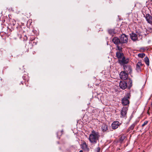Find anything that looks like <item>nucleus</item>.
<instances>
[{
	"label": "nucleus",
	"instance_id": "4be33fe9",
	"mask_svg": "<svg viewBox=\"0 0 152 152\" xmlns=\"http://www.w3.org/2000/svg\"><path fill=\"white\" fill-rule=\"evenodd\" d=\"M148 49V48L147 47H144V48L142 47V48H140V50L142 52H144L145 50H147Z\"/></svg>",
	"mask_w": 152,
	"mask_h": 152
},
{
	"label": "nucleus",
	"instance_id": "39448f33",
	"mask_svg": "<svg viewBox=\"0 0 152 152\" xmlns=\"http://www.w3.org/2000/svg\"><path fill=\"white\" fill-rule=\"evenodd\" d=\"M131 96L130 93H128L126 97H124L122 99V103L124 105H127L129 104V102L128 99H129Z\"/></svg>",
	"mask_w": 152,
	"mask_h": 152
},
{
	"label": "nucleus",
	"instance_id": "a878e982",
	"mask_svg": "<svg viewBox=\"0 0 152 152\" xmlns=\"http://www.w3.org/2000/svg\"><path fill=\"white\" fill-rule=\"evenodd\" d=\"M58 134H59V132H58L57 133V135L58 136Z\"/></svg>",
	"mask_w": 152,
	"mask_h": 152
},
{
	"label": "nucleus",
	"instance_id": "c85d7f7f",
	"mask_svg": "<svg viewBox=\"0 0 152 152\" xmlns=\"http://www.w3.org/2000/svg\"><path fill=\"white\" fill-rule=\"evenodd\" d=\"M62 132H63L62 131H61V135L62 134Z\"/></svg>",
	"mask_w": 152,
	"mask_h": 152
},
{
	"label": "nucleus",
	"instance_id": "6ab92c4d",
	"mask_svg": "<svg viewBox=\"0 0 152 152\" xmlns=\"http://www.w3.org/2000/svg\"><path fill=\"white\" fill-rule=\"evenodd\" d=\"M144 60L147 66H149V60L148 58L146 57L144 58Z\"/></svg>",
	"mask_w": 152,
	"mask_h": 152
},
{
	"label": "nucleus",
	"instance_id": "ddd939ff",
	"mask_svg": "<svg viewBox=\"0 0 152 152\" xmlns=\"http://www.w3.org/2000/svg\"><path fill=\"white\" fill-rule=\"evenodd\" d=\"M81 147L82 149L85 151H88L89 150V148L88 147L87 145L85 142H83L81 145Z\"/></svg>",
	"mask_w": 152,
	"mask_h": 152
},
{
	"label": "nucleus",
	"instance_id": "f03ea898",
	"mask_svg": "<svg viewBox=\"0 0 152 152\" xmlns=\"http://www.w3.org/2000/svg\"><path fill=\"white\" fill-rule=\"evenodd\" d=\"M112 41L114 44L118 45L117 46V50L119 51H122V48L119 46L118 45L120 44H122L128 41V39H112Z\"/></svg>",
	"mask_w": 152,
	"mask_h": 152
},
{
	"label": "nucleus",
	"instance_id": "6e6552de",
	"mask_svg": "<svg viewBox=\"0 0 152 152\" xmlns=\"http://www.w3.org/2000/svg\"><path fill=\"white\" fill-rule=\"evenodd\" d=\"M121 125V123L117 121H115L112 124V128L113 129H115L117 128Z\"/></svg>",
	"mask_w": 152,
	"mask_h": 152
},
{
	"label": "nucleus",
	"instance_id": "f257e3e1",
	"mask_svg": "<svg viewBox=\"0 0 152 152\" xmlns=\"http://www.w3.org/2000/svg\"><path fill=\"white\" fill-rule=\"evenodd\" d=\"M99 137V133L93 130L91 131V134L89 136L88 139L91 143L95 144L97 142Z\"/></svg>",
	"mask_w": 152,
	"mask_h": 152
},
{
	"label": "nucleus",
	"instance_id": "a211bd4d",
	"mask_svg": "<svg viewBox=\"0 0 152 152\" xmlns=\"http://www.w3.org/2000/svg\"><path fill=\"white\" fill-rule=\"evenodd\" d=\"M135 124H136L135 123H133L132 124L128 129L127 131L129 132V131L132 130L135 127Z\"/></svg>",
	"mask_w": 152,
	"mask_h": 152
},
{
	"label": "nucleus",
	"instance_id": "4468645a",
	"mask_svg": "<svg viewBox=\"0 0 152 152\" xmlns=\"http://www.w3.org/2000/svg\"><path fill=\"white\" fill-rule=\"evenodd\" d=\"M124 69L125 72L127 73H130L132 71V69L130 66L129 65H124Z\"/></svg>",
	"mask_w": 152,
	"mask_h": 152
},
{
	"label": "nucleus",
	"instance_id": "cd10ccee",
	"mask_svg": "<svg viewBox=\"0 0 152 152\" xmlns=\"http://www.w3.org/2000/svg\"><path fill=\"white\" fill-rule=\"evenodd\" d=\"M113 38H118V37H114Z\"/></svg>",
	"mask_w": 152,
	"mask_h": 152
},
{
	"label": "nucleus",
	"instance_id": "b1692460",
	"mask_svg": "<svg viewBox=\"0 0 152 152\" xmlns=\"http://www.w3.org/2000/svg\"><path fill=\"white\" fill-rule=\"evenodd\" d=\"M100 148L99 147L97 148L95 150V152H100Z\"/></svg>",
	"mask_w": 152,
	"mask_h": 152
},
{
	"label": "nucleus",
	"instance_id": "1a4fd4ad",
	"mask_svg": "<svg viewBox=\"0 0 152 152\" xmlns=\"http://www.w3.org/2000/svg\"><path fill=\"white\" fill-rule=\"evenodd\" d=\"M122 59H119L118 60V62L121 64H125L128 63L129 62L128 58H126L124 56L122 58Z\"/></svg>",
	"mask_w": 152,
	"mask_h": 152
},
{
	"label": "nucleus",
	"instance_id": "7c9ffc66",
	"mask_svg": "<svg viewBox=\"0 0 152 152\" xmlns=\"http://www.w3.org/2000/svg\"><path fill=\"white\" fill-rule=\"evenodd\" d=\"M148 114H149V113L148 112Z\"/></svg>",
	"mask_w": 152,
	"mask_h": 152
},
{
	"label": "nucleus",
	"instance_id": "423d86ee",
	"mask_svg": "<svg viewBox=\"0 0 152 152\" xmlns=\"http://www.w3.org/2000/svg\"><path fill=\"white\" fill-rule=\"evenodd\" d=\"M130 35L131 38H142V33L140 32L137 31L136 32V33H135L134 32H132V33L130 34Z\"/></svg>",
	"mask_w": 152,
	"mask_h": 152
},
{
	"label": "nucleus",
	"instance_id": "20e7f679",
	"mask_svg": "<svg viewBox=\"0 0 152 152\" xmlns=\"http://www.w3.org/2000/svg\"><path fill=\"white\" fill-rule=\"evenodd\" d=\"M121 29L120 28H116L114 29H110L108 30V34L111 36H113L114 34H119L120 33Z\"/></svg>",
	"mask_w": 152,
	"mask_h": 152
},
{
	"label": "nucleus",
	"instance_id": "dca6fc26",
	"mask_svg": "<svg viewBox=\"0 0 152 152\" xmlns=\"http://www.w3.org/2000/svg\"><path fill=\"white\" fill-rule=\"evenodd\" d=\"M116 56L119 59H121L122 58L124 57V54L122 53H121L120 52H117L116 54Z\"/></svg>",
	"mask_w": 152,
	"mask_h": 152
},
{
	"label": "nucleus",
	"instance_id": "f8f14e48",
	"mask_svg": "<svg viewBox=\"0 0 152 152\" xmlns=\"http://www.w3.org/2000/svg\"><path fill=\"white\" fill-rule=\"evenodd\" d=\"M127 110L128 108L126 107H123L122 108L121 112V114L122 117L125 116L126 114Z\"/></svg>",
	"mask_w": 152,
	"mask_h": 152
},
{
	"label": "nucleus",
	"instance_id": "9b49d317",
	"mask_svg": "<svg viewBox=\"0 0 152 152\" xmlns=\"http://www.w3.org/2000/svg\"><path fill=\"white\" fill-rule=\"evenodd\" d=\"M145 18L148 23L149 24L152 23V16L150 14L146 15Z\"/></svg>",
	"mask_w": 152,
	"mask_h": 152
},
{
	"label": "nucleus",
	"instance_id": "f3484780",
	"mask_svg": "<svg viewBox=\"0 0 152 152\" xmlns=\"http://www.w3.org/2000/svg\"><path fill=\"white\" fill-rule=\"evenodd\" d=\"M108 126L105 124H103L102 127V131L104 132H106L108 130Z\"/></svg>",
	"mask_w": 152,
	"mask_h": 152
},
{
	"label": "nucleus",
	"instance_id": "9d476101",
	"mask_svg": "<svg viewBox=\"0 0 152 152\" xmlns=\"http://www.w3.org/2000/svg\"><path fill=\"white\" fill-rule=\"evenodd\" d=\"M18 37L19 38H24L25 37L27 38L26 33L22 30L20 31L18 33Z\"/></svg>",
	"mask_w": 152,
	"mask_h": 152
},
{
	"label": "nucleus",
	"instance_id": "0eeeda50",
	"mask_svg": "<svg viewBox=\"0 0 152 152\" xmlns=\"http://www.w3.org/2000/svg\"><path fill=\"white\" fill-rule=\"evenodd\" d=\"M119 75L120 78L122 80H125L127 79L128 77V73L125 72H120Z\"/></svg>",
	"mask_w": 152,
	"mask_h": 152
},
{
	"label": "nucleus",
	"instance_id": "c756f323",
	"mask_svg": "<svg viewBox=\"0 0 152 152\" xmlns=\"http://www.w3.org/2000/svg\"><path fill=\"white\" fill-rule=\"evenodd\" d=\"M34 39H32V40H31V41H33V40H34Z\"/></svg>",
	"mask_w": 152,
	"mask_h": 152
},
{
	"label": "nucleus",
	"instance_id": "5701e85b",
	"mask_svg": "<svg viewBox=\"0 0 152 152\" xmlns=\"http://www.w3.org/2000/svg\"><path fill=\"white\" fill-rule=\"evenodd\" d=\"M148 123V121H145V122H144V123L142 124V126L143 127L144 126H145Z\"/></svg>",
	"mask_w": 152,
	"mask_h": 152
},
{
	"label": "nucleus",
	"instance_id": "aec40b11",
	"mask_svg": "<svg viewBox=\"0 0 152 152\" xmlns=\"http://www.w3.org/2000/svg\"><path fill=\"white\" fill-rule=\"evenodd\" d=\"M138 56L140 58H143L145 56V55L144 53H139L138 54Z\"/></svg>",
	"mask_w": 152,
	"mask_h": 152
},
{
	"label": "nucleus",
	"instance_id": "bb28decb",
	"mask_svg": "<svg viewBox=\"0 0 152 152\" xmlns=\"http://www.w3.org/2000/svg\"><path fill=\"white\" fill-rule=\"evenodd\" d=\"M79 152H83V151L81 150Z\"/></svg>",
	"mask_w": 152,
	"mask_h": 152
},
{
	"label": "nucleus",
	"instance_id": "412c9836",
	"mask_svg": "<svg viewBox=\"0 0 152 152\" xmlns=\"http://www.w3.org/2000/svg\"><path fill=\"white\" fill-rule=\"evenodd\" d=\"M128 37V36L126 35L125 34H122L120 35V38H124L125 37L127 38Z\"/></svg>",
	"mask_w": 152,
	"mask_h": 152
},
{
	"label": "nucleus",
	"instance_id": "7ed1b4c3",
	"mask_svg": "<svg viewBox=\"0 0 152 152\" xmlns=\"http://www.w3.org/2000/svg\"><path fill=\"white\" fill-rule=\"evenodd\" d=\"M129 85L127 86V83L125 81H121L119 83L120 87L123 89H124L127 87L129 89L132 86V80L130 79H128Z\"/></svg>",
	"mask_w": 152,
	"mask_h": 152
},
{
	"label": "nucleus",
	"instance_id": "2eb2a0df",
	"mask_svg": "<svg viewBox=\"0 0 152 152\" xmlns=\"http://www.w3.org/2000/svg\"><path fill=\"white\" fill-rule=\"evenodd\" d=\"M142 66V64L140 61L138 62L137 64L136 69L137 71L140 72L141 71V66Z\"/></svg>",
	"mask_w": 152,
	"mask_h": 152
},
{
	"label": "nucleus",
	"instance_id": "393cba45",
	"mask_svg": "<svg viewBox=\"0 0 152 152\" xmlns=\"http://www.w3.org/2000/svg\"><path fill=\"white\" fill-rule=\"evenodd\" d=\"M132 39L133 41H135L137 40L138 39Z\"/></svg>",
	"mask_w": 152,
	"mask_h": 152
}]
</instances>
